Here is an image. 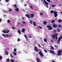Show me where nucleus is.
Here are the masks:
<instances>
[{
	"instance_id": "1",
	"label": "nucleus",
	"mask_w": 62,
	"mask_h": 62,
	"mask_svg": "<svg viewBox=\"0 0 62 62\" xmlns=\"http://www.w3.org/2000/svg\"><path fill=\"white\" fill-rule=\"evenodd\" d=\"M61 53H62V50H59L58 51L57 55L58 56L61 55L62 54Z\"/></svg>"
},
{
	"instance_id": "2",
	"label": "nucleus",
	"mask_w": 62,
	"mask_h": 62,
	"mask_svg": "<svg viewBox=\"0 0 62 62\" xmlns=\"http://www.w3.org/2000/svg\"><path fill=\"white\" fill-rule=\"evenodd\" d=\"M52 26L54 28H56L58 26V25L55 23H53L52 24Z\"/></svg>"
},
{
	"instance_id": "3",
	"label": "nucleus",
	"mask_w": 62,
	"mask_h": 62,
	"mask_svg": "<svg viewBox=\"0 0 62 62\" xmlns=\"http://www.w3.org/2000/svg\"><path fill=\"white\" fill-rule=\"evenodd\" d=\"M47 27L48 28V30H51L52 29H53V28L52 26H50V25H47Z\"/></svg>"
},
{
	"instance_id": "4",
	"label": "nucleus",
	"mask_w": 62,
	"mask_h": 62,
	"mask_svg": "<svg viewBox=\"0 0 62 62\" xmlns=\"http://www.w3.org/2000/svg\"><path fill=\"white\" fill-rule=\"evenodd\" d=\"M54 15L55 18H56L57 16H58V14H57V12L56 11H54Z\"/></svg>"
},
{
	"instance_id": "5",
	"label": "nucleus",
	"mask_w": 62,
	"mask_h": 62,
	"mask_svg": "<svg viewBox=\"0 0 62 62\" xmlns=\"http://www.w3.org/2000/svg\"><path fill=\"white\" fill-rule=\"evenodd\" d=\"M62 39V36L61 35L60 36V37H59L58 38V40L57 41V42L58 43H60V41L61 40V39Z\"/></svg>"
},
{
	"instance_id": "6",
	"label": "nucleus",
	"mask_w": 62,
	"mask_h": 62,
	"mask_svg": "<svg viewBox=\"0 0 62 62\" xmlns=\"http://www.w3.org/2000/svg\"><path fill=\"white\" fill-rule=\"evenodd\" d=\"M34 50L35 52H39V49H38L37 47H35L34 48Z\"/></svg>"
},
{
	"instance_id": "7",
	"label": "nucleus",
	"mask_w": 62,
	"mask_h": 62,
	"mask_svg": "<svg viewBox=\"0 0 62 62\" xmlns=\"http://www.w3.org/2000/svg\"><path fill=\"white\" fill-rule=\"evenodd\" d=\"M39 54L42 57H43V56H44V55L43 54V53L41 52H39Z\"/></svg>"
},
{
	"instance_id": "8",
	"label": "nucleus",
	"mask_w": 62,
	"mask_h": 62,
	"mask_svg": "<svg viewBox=\"0 0 62 62\" xmlns=\"http://www.w3.org/2000/svg\"><path fill=\"white\" fill-rule=\"evenodd\" d=\"M50 52L51 54H55V53L54 51L50 50Z\"/></svg>"
},
{
	"instance_id": "9",
	"label": "nucleus",
	"mask_w": 62,
	"mask_h": 62,
	"mask_svg": "<svg viewBox=\"0 0 62 62\" xmlns=\"http://www.w3.org/2000/svg\"><path fill=\"white\" fill-rule=\"evenodd\" d=\"M2 36L4 37V38H6V37H7V38H8V34H6V35H5V34H2Z\"/></svg>"
},
{
	"instance_id": "10",
	"label": "nucleus",
	"mask_w": 62,
	"mask_h": 62,
	"mask_svg": "<svg viewBox=\"0 0 62 62\" xmlns=\"http://www.w3.org/2000/svg\"><path fill=\"white\" fill-rule=\"evenodd\" d=\"M44 2L45 3V4L46 5H48V3L45 0H44Z\"/></svg>"
},
{
	"instance_id": "11",
	"label": "nucleus",
	"mask_w": 62,
	"mask_h": 62,
	"mask_svg": "<svg viewBox=\"0 0 62 62\" xmlns=\"http://www.w3.org/2000/svg\"><path fill=\"white\" fill-rule=\"evenodd\" d=\"M25 30L24 28H23L22 29V30L21 31L22 32H23V33H24V31H25Z\"/></svg>"
},
{
	"instance_id": "12",
	"label": "nucleus",
	"mask_w": 62,
	"mask_h": 62,
	"mask_svg": "<svg viewBox=\"0 0 62 62\" xmlns=\"http://www.w3.org/2000/svg\"><path fill=\"white\" fill-rule=\"evenodd\" d=\"M43 24H44V25H46V24H47V21H44L43 22Z\"/></svg>"
},
{
	"instance_id": "13",
	"label": "nucleus",
	"mask_w": 62,
	"mask_h": 62,
	"mask_svg": "<svg viewBox=\"0 0 62 62\" xmlns=\"http://www.w3.org/2000/svg\"><path fill=\"white\" fill-rule=\"evenodd\" d=\"M25 16H26L28 18H30V16H29L28 15H27V14H26L25 15Z\"/></svg>"
},
{
	"instance_id": "14",
	"label": "nucleus",
	"mask_w": 62,
	"mask_h": 62,
	"mask_svg": "<svg viewBox=\"0 0 62 62\" xmlns=\"http://www.w3.org/2000/svg\"><path fill=\"white\" fill-rule=\"evenodd\" d=\"M36 60L37 62H41L39 60V59L37 58L36 59Z\"/></svg>"
},
{
	"instance_id": "15",
	"label": "nucleus",
	"mask_w": 62,
	"mask_h": 62,
	"mask_svg": "<svg viewBox=\"0 0 62 62\" xmlns=\"http://www.w3.org/2000/svg\"><path fill=\"white\" fill-rule=\"evenodd\" d=\"M8 11L11 12H12V9L10 8H9V9L8 10Z\"/></svg>"
},
{
	"instance_id": "16",
	"label": "nucleus",
	"mask_w": 62,
	"mask_h": 62,
	"mask_svg": "<svg viewBox=\"0 0 62 62\" xmlns=\"http://www.w3.org/2000/svg\"><path fill=\"white\" fill-rule=\"evenodd\" d=\"M55 22V20H53L51 21V23H54Z\"/></svg>"
},
{
	"instance_id": "17",
	"label": "nucleus",
	"mask_w": 62,
	"mask_h": 62,
	"mask_svg": "<svg viewBox=\"0 0 62 62\" xmlns=\"http://www.w3.org/2000/svg\"><path fill=\"white\" fill-rule=\"evenodd\" d=\"M33 25L34 26H36V25H37L36 24V23H35V22L34 21H33Z\"/></svg>"
},
{
	"instance_id": "18",
	"label": "nucleus",
	"mask_w": 62,
	"mask_h": 62,
	"mask_svg": "<svg viewBox=\"0 0 62 62\" xmlns=\"http://www.w3.org/2000/svg\"><path fill=\"white\" fill-rule=\"evenodd\" d=\"M30 16L31 18H33V17L34 16V15H33V14H31Z\"/></svg>"
},
{
	"instance_id": "19",
	"label": "nucleus",
	"mask_w": 62,
	"mask_h": 62,
	"mask_svg": "<svg viewBox=\"0 0 62 62\" xmlns=\"http://www.w3.org/2000/svg\"><path fill=\"white\" fill-rule=\"evenodd\" d=\"M24 37H25V38H26V39L27 41H28V39H27V37H26V36L25 35H24Z\"/></svg>"
},
{
	"instance_id": "20",
	"label": "nucleus",
	"mask_w": 62,
	"mask_h": 62,
	"mask_svg": "<svg viewBox=\"0 0 62 62\" xmlns=\"http://www.w3.org/2000/svg\"><path fill=\"white\" fill-rule=\"evenodd\" d=\"M44 41L45 42H47V39H46L45 38L44 39Z\"/></svg>"
},
{
	"instance_id": "21",
	"label": "nucleus",
	"mask_w": 62,
	"mask_h": 62,
	"mask_svg": "<svg viewBox=\"0 0 62 62\" xmlns=\"http://www.w3.org/2000/svg\"><path fill=\"white\" fill-rule=\"evenodd\" d=\"M13 6L14 7H15V8H16L17 7V5H16V4H14V5H13Z\"/></svg>"
},
{
	"instance_id": "22",
	"label": "nucleus",
	"mask_w": 62,
	"mask_h": 62,
	"mask_svg": "<svg viewBox=\"0 0 62 62\" xmlns=\"http://www.w3.org/2000/svg\"><path fill=\"white\" fill-rule=\"evenodd\" d=\"M16 11H18L19 10V9L18 8H16L15 9Z\"/></svg>"
},
{
	"instance_id": "23",
	"label": "nucleus",
	"mask_w": 62,
	"mask_h": 62,
	"mask_svg": "<svg viewBox=\"0 0 62 62\" xmlns=\"http://www.w3.org/2000/svg\"><path fill=\"white\" fill-rule=\"evenodd\" d=\"M40 15H41V16H42V15H44V13H40Z\"/></svg>"
},
{
	"instance_id": "24",
	"label": "nucleus",
	"mask_w": 62,
	"mask_h": 62,
	"mask_svg": "<svg viewBox=\"0 0 62 62\" xmlns=\"http://www.w3.org/2000/svg\"><path fill=\"white\" fill-rule=\"evenodd\" d=\"M55 37H56V36H55V35H53L52 36L53 39H54V38H55Z\"/></svg>"
},
{
	"instance_id": "25",
	"label": "nucleus",
	"mask_w": 62,
	"mask_h": 62,
	"mask_svg": "<svg viewBox=\"0 0 62 62\" xmlns=\"http://www.w3.org/2000/svg\"><path fill=\"white\" fill-rule=\"evenodd\" d=\"M58 22H60V23H61L62 22V20L60 19H59L58 20Z\"/></svg>"
},
{
	"instance_id": "26",
	"label": "nucleus",
	"mask_w": 62,
	"mask_h": 62,
	"mask_svg": "<svg viewBox=\"0 0 62 62\" xmlns=\"http://www.w3.org/2000/svg\"><path fill=\"white\" fill-rule=\"evenodd\" d=\"M57 31L58 32H60V30L58 28L57 29Z\"/></svg>"
},
{
	"instance_id": "27",
	"label": "nucleus",
	"mask_w": 62,
	"mask_h": 62,
	"mask_svg": "<svg viewBox=\"0 0 62 62\" xmlns=\"http://www.w3.org/2000/svg\"><path fill=\"white\" fill-rule=\"evenodd\" d=\"M51 6L53 8H54V7H55V5H54V4H52Z\"/></svg>"
},
{
	"instance_id": "28",
	"label": "nucleus",
	"mask_w": 62,
	"mask_h": 62,
	"mask_svg": "<svg viewBox=\"0 0 62 62\" xmlns=\"http://www.w3.org/2000/svg\"><path fill=\"white\" fill-rule=\"evenodd\" d=\"M51 49H52V50H54V47L52 46H51Z\"/></svg>"
},
{
	"instance_id": "29",
	"label": "nucleus",
	"mask_w": 62,
	"mask_h": 62,
	"mask_svg": "<svg viewBox=\"0 0 62 62\" xmlns=\"http://www.w3.org/2000/svg\"><path fill=\"white\" fill-rule=\"evenodd\" d=\"M7 22L8 23H10V20H8Z\"/></svg>"
},
{
	"instance_id": "30",
	"label": "nucleus",
	"mask_w": 62,
	"mask_h": 62,
	"mask_svg": "<svg viewBox=\"0 0 62 62\" xmlns=\"http://www.w3.org/2000/svg\"><path fill=\"white\" fill-rule=\"evenodd\" d=\"M54 12V10H52L50 12V13H51V14H53V12Z\"/></svg>"
},
{
	"instance_id": "31",
	"label": "nucleus",
	"mask_w": 62,
	"mask_h": 62,
	"mask_svg": "<svg viewBox=\"0 0 62 62\" xmlns=\"http://www.w3.org/2000/svg\"><path fill=\"white\" fill-rule=\"evenodd\" d=\"M18 32L19 33V34L20 35V34H21V31H20L18 30Z\"/></svg>"
},
{
	"instance_id": "32",
	"label": "nucleus",
	"mask_w": 62,
	"mask_h": 62,
	"mask_svg": "<svg viewBox=\"0 0 62 62\" xmlns=\"http://www.w3.org/2000/svg\"><path fill=\"white\" fill-rule=\"evenodd\" d=\"M62 26L61 25H58V27H61Z\"/></svg>"
},
{
	"instance_id": "33",
	"label": "nucleus",
	"mask_w": 62,
	"mask_h": 62,
	"mask_svg": "<svg viewBox=\"0 0 62 62\" xmlns=\"http://www.w3.org/2000/svg\"><path fill=\"white\" fill-rule=\"evenodd\" d=\"M38 28H40L41 29H42V27L40 26H38Z\"/></svg>"
},
{
	"instance_id": "34",
	"label": "nucleus",
	"mask_w": 62,
	"mask_h": 62,
	"mask_svg": "<svg viewBox=\"0 0 62 62\" xmlns=\"http://www.w3.org/2000/svg\"><path fill=\"white\" fill-rule=\"evenodd\" d=\"M13 54L14 55H16V53L14 52L13 53Z\"/></svg>"
},
{
	"instance_id": "35",
	"label": "nucleus",
	"mask_w": 62,
	"mask_h": 62,
	"mask_svg": "<svg viewBox=\"0 0 62 62\" xmlns=\"http://www.w3.org/2000/svg\"><path fill=\"white\" fill-rule=\"evenodd\" d=\"M2 32L3 33H6V31L4 30Z\"/></svg>"
},
{
	"instance_id": "36",
	"label": "nucleus",
	"mask_w": 62,
	"mask_h": 62,
	"mask_svg": "<svg viewBox=\"0 0 62 62\" xmlns=\"http://www.w3.org/2000/svg\"><path fill=\"white\" fill-rule=\"evenodd\" d=\"M22 23H23V24H25V23H25V22H22Z\"/></svg>"
},
{
	"instance_id": "37",
	"label": "nucleus",
	"mask_w": 62,
	"mask_h": 62,
	"mask_svg": "<svg viewBox=\"0 0 62 62\" xmlns=\"http://www.w3.org/2000/svg\"><path fill=\"white\" fill-rule=\"evenodd\" d=\"M5 51V52L6 53V54H7V55H8V52H7L6 51V50Z\"/></svg>"
},
{
	"instance_id": "38",
	"label": "nucleus",
	"mask_w": 62,
	"mask_h": 62,
	"mask_svg": "<svg viewBox=\"0 0 62 62\" xmlns=\"http://www.w3.org/2000/svg\"><path fill=\"white\" fill-rule=\"evenodd\" d=\"M55 39H58V37L57 36H56V37H55Z\"/></svg>"
},
{
	"instance_id": "39",
	"label": "nucleus",
	"mask_w": 62,
	"mask_h": 62,
	"mask_svg": "<svg viewBox=\"0 0 62 62\" xmlns=\"http://www.w3.org/2000/svg\"><path fill=\"white\" fill-rule=\"evenodd\" d=\"M12 29H13L14 30L15 29V28L14 27H12Z\"/></svg>"
},
{
	"instance_id": "40",
	"label": "nucleus",
	"mask_w": 62,
	"mask_h": 62,
	"mask_svg": "<svg viewBox=\"0 0 62 62\" xmlns=\"http://www.w3.org/2000/svg\"><path fill=\"white\" fill-rule=\"evenodd\" d=\"M14 52H16V48L14 49Z\"/></svg>"
},
{
	"instance_id": "41",
	"label": "nucleus",
	"mask_w": 62,
	"mask_h": 62,
	"mask_svg": "<svg viewBox=\"0 0 62 62\" xmlns=\"http://www.w3.org/2000/svg\"><path fill=\"white\" fill-rule=\"evenodd\" d=\"M49 3H50V0H46Z\"/></svg>"
},
{
	"instance_id": "42",
	"label": "nucleus",
	"mask_w": 62,
	"mask_h": 62,
	"mask_svg": "<svg viewBox=\"0 0 62 62\" xmlns=\"http://www.w3.org/2000/svg\"><path fill=\"white\" fill-rule=\"evenodd\" d=\"M30 8H31L32 9H33V7H32V6H30Z\"/></svg>"
},
{
	"instance_id": "43",
	"label": "nucleus",
	"mask_w": 62,
	"mask_h": 62,
	"mask_svg": "<svg viewBox=\"0 0 62 62\" xmlns=\"http://www.w3.org/2000/svg\"><path fill=\"white\" fill-rule=\"evenodd\" d=\"M44 51L45 53H47V50L46 49H45Z\"/></svg>"
},
{
	"instance_id": "44",
	"label": "nucleus",
	"mask_w": 62,
	"mask_h": 62,
	"mask_svg": "<svg viewBox=\"0 0 62 62\" xmlns=\"http://www.w3.org/2000/svg\"><path fill=\"white\" fill-rule=\"evenodd\" d=\"M30 22L31 24H32V21L30 20Z\"/></svg>"
},
{
	"instance_id": "45",
	"label": "nucleus",
	"mask_w": 62,
	"mask_h": 62,
	"mask_svg": "<svg viewBox=\"0 0 62 62\" xmlns=\"http://www.w3.org/2000/svg\"><path fill=\"white\" fill-rule=\"evenodd\" d=\"M7 62H8L9 61V60L8 59H7Z\"/></svg>"
},
{
	"instance_id": "46",
	"label": "nucleus",
	"mask_w": 62,
	"mask_h": 62,
	"mask_svg": "<svg viewBox=\"0 0 62 62\" xmlns=\"http://www.w3.org/2000/svg\"><path fill=\"white\" fill-rule=\"evenodd\" d=\"M9 32V30H8L7 31L6 33H8Z\"/></svg>"
},
{
	"instance_id": "47",
	"label": "nucleus",
	"mask_w": 62,
	"mask_h": 62,
	"mask_svg": "<svg viewBox=\"0 0 62 62\" xmlns=\"http://www.w3.org/2000/svg\"><path fill=\"white\" fill-rule=\"evenodd\" d=\"M9 0H5L6 2H8Z\"/></svg>"
},
{
	"instance_id": "48",
	"label": "nucleus",
	"mask_w": 62,
	"mask_h": 62,
	"mask_svg": "<svg viewBox=\"0 0 62 62\" xmlns=\"http://www.w3.org/2000/svg\"><path fill=\"white\" fill-rule=\"evenodd\" d=\"M51 41L52 42H54V41H53V40H52V39H51Z\"/></svg>"
},
{
	"instance_id": "49",
	"label": "nucleus",
	"mask_w": 62,
	"mask_h": 62,
	"mask_svg": "<svg viewBox=\"0 0 62 62\" xmlns=\"http://www.w3.org/2000/svg\"><path fill=\"white\" fill-rule=\"evenodd\" d=\"M3 58L2 57V56H0V60H1Z\"/></svg>"
},
{
	"instance_id": "50",
	"label": "nucleus",
	"mask_w": 62,
	"mask_h": 62,
	"mask_svg": "<svg viewBox=\"0 0 62 62\" xmlns=\"http://www.w3.org/2000/svg\"><path fill=\"white\" fill-rule=\"evenodd\" d=\"M54 47H57V48H58V47L56 45H55L54 46Z\"/></svg>"
},
{
	"instance_id": "51",
	"label": "nucleus",
	"mask_w": 62,
	"mask_h": 62,
	"mask_svg": "<svg viewBox=\"0 0 62 62\" xmlns=\"http://www.w3.org/2000/svg\"><path fill=\"white\" fill-rule=\"evenodd\" d=\"M17 40L18 41H20V39H18Z\"/></svg>"
},
{
	"instance_id": "52",
	"label": "nucleus",
	"mask_w": 62,
	"mask_h": 62,
	"mask_svg": "<svg viewBox=\"0 0 62 62\" xmlns=\"http://www.w3.org/2000/svg\"><path fill=\"white\" fill-rule=\"evenodd\" d=\"M11 61L12 62H14V61L12 59L11 60Z\"/></svg>"
},
{
	"instance_id": "53",
	"label": "nucleus",
	"mask_w": 62,
	"mask_h": 62,
	"mask_svg": "<svg viewBox=\"0 0 62 62\" xmlns=\"http://www.w3.org/2000/svg\"><path fill=\"white\" fill-rule=\"evenodd\" d=\"M38 46H39V47H41V46H40V45L39 44H38Z\"/></svg>"
},
{
	"instance_id": "54",
	"label": "nucleus",
	"mask_w": 62,
	"mask_h": 62,
	"mask_svg": "<svg viewBox=\"0 0 62 62\" xmlns=\"http://www.w3.org/2000/svg\"><path fill=\"white\" fill-rule=\"evenodd\" d=\"M52 62H56L54 60H52Z\"/></svg>"
},
{
	"instance_id": "55",
	"label": "nucleus",
	"mask_w": 62,
	"mask_h": 62,
	"mask_svg": "<svg viewBox=\"0 0 62 62\" xmlns=\"http://www.w3.org/2000/svg\"><path fill=\"white\" fill-rule=\"evenodd\" d=\"M6 11H5V10H3V12H4V13H5V12H6Z\"/></svg>"
},
{
	"instance_id": "56",
	"label": "nucleus",
	"mask_w": 62,
	"mask_h": 62,
	"mask_svg": "<svg viewBox=\"0 0 62 62\" xmlns=\"http://www.w3.org/2000/svg\"><path fill=\"white\" fill-rule=\"evenodd\" d=\"M10 54V56H11V57L13 58V56H12V55H11V54Z\"/></svg>"
},
{
	"instance_id": "57",
	"label": "nucleus",
	"mask_w": 62,
	"mask_h": 62,
	"mask_svg": "<svg viewBox=\"0 0 62 62\" xmlns=\"http://www.w3.org/2000/svg\"><path fill=\"white\" fill-rule=\"evenodd\" d=\"M46 8H49V7L48 6V5H46Z\"/></svg>"
},
{
	"instance_id": "58",
	"label": "nucleus",
	"mask_w": 62,
	"mask_h": 62,
	"mask_svg": "<svg viewBox=\"0 0 62 62\" xmlns=\"http://www.w3.org/2000/svg\"><path fill=\"white\" fill-rule=\"evenodd\" d=\"M8 37H11V35H8Z\"/></svg>"
},
{
	"instance_id": "59",
	"label": "nucleus",
	"mask_w": 62,
	"mask_h": 62,
	"mask_svg": "<svg viewBox=\"0 0 62 62\" xmlns=\"http://www.w3.org/2000/svg\"><path fill=\"white\" fill-rule=\"evenodd\" d=\"M20 26H23V24H21Z\"/></svg>"
},
{
	"instance_id": "60",
	"label": "nucleus",
	"mask_w": 62,
	"mask_h": 62,
	"mask_svg": "<svg viewBox=\"0 0 62 62\" xmlns=\"http://www.w3.org/2000/svg\"><path fill=\"white\" fill-rule=\"evenodd\" d=\"M58 35V34L57 33L56 34V35H55V36H57V35Z\"/></svg>"
},
{
	"instance_id": "61",
	"label": "nucleus",
	"mask_w": 62,
	"mask_h": 62,
	"mask_svg": "<svg viewBox=\"0 0 62 62\" xmlns=\"http://www.w3.org/2000/svg\"><path fill=\"white\" fill-rule=\"evenodd\" d=\"M22 19H23V20H24V18H23V17H22Z\"/></svg>"
},
{
	"instance_id": "62",
	"label": "nucleus",
	"mask_w": 62,
	"mask_h": 62,
	"mask_svg": "<svg viewBox=\"0 0 62 62\" xmlns=\"http://www.w3.org/2000/svg\"><path fill=\"white\" fill-rule=\"evenodd\" d=\"M59 7L60 6H61V4H60L59 5Z\"/></svg>"
},
{
	"instance_id": "63",
	"label": "nucleus",
	"mask_w": 62,
	"mask_h": 62,
	"mask_svg": "<svg viewBox=\"0 0 62 62\" xmlns=\"http://www.w3.org/2000/svg\"><path fill=\"white\" fill-rule=\"evenodd\" d=\"M24 6H26V4H25L24 5Z\"/></svg>"
},
{
	"instance_id": "64",
	"label": "nucleus",
	"mask_w": 62,
	"mask_h": 62,
	"mask_svg": "<svg viewBox=\"0 0 62 62\" xmlns=\"http://www.w3.org/2000/svg\"><path fill=\"white\" fill-rule=\"evenodd\" d=\"M20 23H18V24L19 25V24H20Z\"/></svg>"
}]
</instances>
